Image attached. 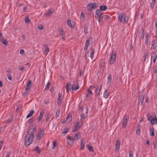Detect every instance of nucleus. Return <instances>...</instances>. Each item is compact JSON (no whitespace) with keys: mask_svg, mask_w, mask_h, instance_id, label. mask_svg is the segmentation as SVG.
<instances>
[{"mask_svg":"<svg viewBox=\"0 0 157 157\" xmlns=\"http://www.w3.org/2000/svg\"><path fill=\"white\" fill-rule=\"evenodd\" d=\"M151 59L153 58V62L154 63L155 62L156 58H157V55L155 52H152L151 53Z\"/></svg>","mask_w":157,"mask_h":157,"instance_id":"nucleus-11","label":"nucleus"},{"mask_svg":"<svg viewBox=\"0 0 157 157\" xmlns=\"http://www.w3.org/2000/svg\"><path fill=\"white\" fill-rule=\"evenodd\" d=\"M102 88V85H100L98 86L95 90V92L97 95H99Z\"/></svg>","mask_w":157,"mask_h":157,"instance_id":"nucleus-13","label":"nucleus"},{"mask_svg":"<svg viewBox=\"0 0 157 157\" xmlns=\"http://www.w3.org/2000/svg\"><path fill=\"white\" fill-rule=\"evenodd\" d=\"M20 53L22 55H23L24 54V50L23 49H22L20 50Z\"/></svg>","mask_w":157,"mask_h":157,"instance_id":"nucleus-60","label":"nucleus"},{"mask_svg":"<svg viewBox=\"0 0 157 157\" xmlns=\"http://www.w3.org/2000/svg\"><path fill=\"white\" fill-rule=\"evenodd\" d=\"M151 50H155V49L156 45L155 42L154 40H153L151 41Z\"/></svg>","mask_w":157,"mask_h":157,"instance_id":"nucleus-20","label":"nucleus"},{"mask_svg":"<svg viewBox=\"0 0 157 157\" xmlns=\"http://www.w3.org/2000/svg\"><path fill=\"white\" fill-rule=\"evenodd\" d=\"M51 116V114L50 113H48L46 115H45V117H46L45 119L46 121H48L49 119H50Z\"/></svg>","mask_w":157,"mask_h":157,"instance_id":"nucleus-28","label":"nucleus"},{"mask_svg":"<svg viewBox=\"0 0 157 157\" xmlns=\"http://www.w3.org/2000/svg\"><path fill=\"white\" fill-rule=\"evenodd\" d=\"M50 85V82H48L47 86L45 87L46 89H48L49 87V85Z\"/></svg>","mask_w":157,"mask_h":157,"instance_id":"nucleus-56","label":"nucleus"},{"mask_svg":"<svg viewBox=\"0 0 157 157\" xmlns=\"http://www.w3.org/2000/svg\"><path fill=\"white\" fill-rule=\"evenodd\" d=\"M103 17V16H100L97 17V19H98L99 23H102V22Z\"/></svg>","mask_w":157,"mask_h":157,"instance_id":"nucleus-29","label":"nucleus"},{"mask_svg":"<svg viewBox=\"0 0 157 157\" xmlns=\"http://www.w3.org/2000/svg\"><path fill=\"white\" fill-rule=\"evenodd\" d=\"M67 140H71V141H74V138L72 137H71L69 136H68L67 137Z\"/></svg>","mask_w":157,"mask_h":157,"instance_id":"nucleus-47","label":"nucleus"},{"mask_svg":"<svg viewBox=\"0 0 157 157\" xmlns=\"http://www.w3.org/2000/svg\"><path fill=\"white\" fill-rule=\"evenodd\" d=\"M80 148L82 150H84L85 148L84 142L82 141L80 144Z\"/></svg>","mask_w":157,"mask_h":157,"instance_id":"nucleus-41","label":"nucleus"},{"mask_svg":"<svg viewBox=\"0 0 157 157\" xmlns=\"http://www.w3.org/2000/svg\"><path fill=\"white\" fill-rule=\"evenodd\" d=\"M76 84L77 85V86H75V87H74V86H72L71 87L72 90H76L78 89L79 86H78V83L77 82H76Z\"/></svg>","mask_w":157,"mask_h":157,"instance_id":"nucleus-25","label":"nucleus"},{"mask_svg":"<svg viewBox=\"0 0 157 157\" xmlns=\"http://www.w3.org/2000/svg\"><path fill=\"white\" fill-rule=\"evenodd\" d=\"M34 113V110H31L27 115V118H28L32 116Z\"/></svg>","mask_w":157,"mask_h":157,"instance_id":"nucleus-30","label":"nucleus"},{"mask_svg":"<svg viewBox=\"0 0 157 157\" xmlns=\"http://www.w3.org/2000/svg\"><path fill=\"white\" fill-rule=\"evenodd\" d=\"M129 157H133V152L132 151L129 152Z\"/></svg>","mask_w":157,"mask_h":157,"instance_id":"nucleus-55","label":"nucleus"},{"mask_svg":"<svg viewBox=\"0 0 157 157\" xmlns=\"http://www.w3.org/2000/svg\"><path fill=\"white\" fill-rule=\"evenodd\" d=\"M2 43L3 44L5 45H6L7 44V41L6 40H2Z\"/></svg>","mask_w":157,"mask_h":157,"instance_id":"nucleus-59","label":"nucleus"},{"mask_svg":"<svg viewBox=\"0 0 157 157\" xmlns=\"http://www.w3.org/2000/svg\"><path fill=\"white\" fill-rule=\"evenodd\" d=\"M80 19L81 20L83 21L85 19V17L84 13L83 12H82L80 14Z\"/></svg>","mask_w":157,"mask_h":157,"instance_id":"nucleus-27","label":"nucleus"},{"mask_svg":"<svg viewBox=\"0 0 157 157\" xmlns=\"http://www.w3.org/2000/svg\"><path fill=\"white\" fill-rule=\"evenodd\" d=\"M150 122L152 125L156 124L157 123V119L156 118L151 119L150 121Z\"/></svg>","mask_w":157,"mask_h":157,"instance_id":"nucleus-23","label":"nucleus"},{"mask_svg":"<svg viewBox=\"0 0 157 157\" xmlns=\"http://www.w3.org/2000/svg\"><path fill=\"white\" fill-rule=\"evenodd\" d=\"M67 23L68 25L71 27H74V25L72 24L71 23V21L70 20H67Z\"/></svg>","mask_w":157,"mask_h":157,"instance_id":"nucleus-34","label":"nucleus"},{"mask_svg":"<svg viewBox=\"0 0 157 157\" xmlns=\"http://www.w3.org/2000/svg\"><path fill=\"white\" fill-rule=\"evenodd\" d=\"M7 71L8 73L7 75V77L8 78L9 80L10 81L12 79L11 75V74L12 72V71L11 70H8Z\"/></svg>","mask_w":157,"mask_h":157,"instance_id":"nucleus-18","label":"nucleus"},{"mask_svg":"<svg viewBox=\"0 0 157 157\" xmlns=\"http://www.w3.org/2000/svg\"><path fill=\"white\" fill-rule=\"evenodd\" d=\"M73 141L67 140L68 147H71L73 144Z\"/></svg>","mask_w":157,"mask_h":157,"instance_id":"nucleus-35","label":"nucleus"},{"mask_svg":"<svg viewBox=\"0 0 157 157\" xmlns=\"http://www.w3.org/2000/svg\"><path fill=\"white\" fill-rule=\"evenodd\" d=\"M38 28L39 29L42 30L44 29V27L42 25H38Z\"/></svg>","mask_w":157,"mask_h":157,"instance_id":"nucleus-53","label":"nucleus"},{"mask_svg":"<svg viewBox=\"0 0 157 157\" xmlns=\"http://www.w3.org/2000/svg\"><path fill=\"white\" fill-rule=\"evenodd\" d=\"M150 135L153 136L155 135L154 129H150Z\"/></svg>","mask_w":157,"mask_h":157,"instance_id":"nucleus-38","label":"nucleus"},{"mask_svg":"<svg viewBox=\"0 0 157 157\" xmlns=\"http://www.w3.org/2000/svg\"><path fill=\"white\" fill-rule=\"evenodd\" d=\"M33 141V134H26L25 137L24 142L26 147H28L31 144Z\"/></svg>","mask_w":157,"mask_h":157,"instance_id":"nucleus-1","label":"nucleus"},{"mask_svg":"<svg viewBox=\"0 0 157 157\" xmlns=\"http://www.w3.org/2000/svg\"><path fill=\"white\" fill-rule=\"evenodd\" d=\"M25 21L26 23H30L31 22V20L29 19L28 17H26L25 18Z\"/></svg>","mask_w":157,"mask_h":157,"instance_id":"nucleus-40","label":"nucleus"},{"mask_svg":"<svg viewBox=\"0 0 157 157\" xmlns=\"http://www.w3.org/2000/svg\"><path fill=\"white\" fill-rule=\"evenodd\" d=\"M92 38L90 37L86 40L84 48L85 51H86L87 50L88 47L90 44V42L91 41H92Z\"/></svg>","mask_w":157,"mask_h":157,"instance_id":"nucleus-7","label":"nucleus"},{"mask_svg":"<svg viewBox=\"0 0 157 157\" xmlns=\"http://www.w3.org/2000/svg\"><path fill=\"white\" fill-rule=\"evenodd\" d=\"M121 144L120 141L117 140L116 142L115 150L116 151H118L119 150Z\"/></svg>","mask_w":157,"mask_h":157,"instance_id":"nucleus-10","label":"nucleus"},{"mask_svg":"<svg viewBox=\"0 0 157 157\" xmlns=\"http://www.w3.org/2000/svg\"><path fill=\"white\" fill-rule=\"evenodd\" d=\"M58 31L61 36H63L65 34V32H64L62 28H58Z\"/></svg>","mask_w":157,"mask_h":157,"instance_id":"nucleus-21","label":"nucleus"},{"mask_svg":"<svg viewBox=\"0 0 157 157\" xmlns=\"http://www.w3.org/2000/svg\"><path fill=\"white\" fill-rule=\"evenodd\" d=\"M36 129L35 128H34L32 131L29 134H33V136H34V133L36 132Z\"/></svg>","mask_w":157,"mask_h":157,"instance_id":"nucleus-52","label":"nucleus"},{"mask_svg":"<svg viewBox=\"0 0 157 157\" xmlns=\"http://www.w3.org/2000/svg\"><path fill=\"white\" fill-rule=\"evenodd\" d=\"M45 49L43 52L44 54L47 55L48 53L49 52V48L48 46L47 45H44Z\"/></svg>","mask_w":157,"mask_h":157,"instance_id":"nucleus-16","label":"nucleus"},{"mask_svg":"<svg viewBox=\"0 0 157 157\" xmlns=\"http://www.w3.org/2000/svg\"><path fill=\"white\" fill-rule=\"evenodd\" d=\"M60 111L59 109L57 110L56 112L55 115V117L56 118H57L60 114Z\"/></svg>","mask_w":157,"mask_h":157,"instance_id":"nucleus-44","label":"nucleus"},{"mask_svg":"<svg viewBox=\"0 0 157 157\" xmlns=\"http://www.w3.org/2000/svg\"><path fill=\"white\" fill-rule=\"evenodd\" d=\"M153 70L154 73L157 72V66H155L153 68Z\"/></svg>","mask_w":157,"mask_h":157,"instance_id":"nucleus-57","label":"nucleus"},{"mask_svg":"<svg viewBox=\"0 0 157 157\" xmlns=\"http://www.w3.org/2000/svg\"><path fill=\"white\" fill-rule=\"evenodd\" d=\"M101 10H105L107 9V6L105 5H103L101 6L100 7Z\"/></svg>","mask_w":157,"mask_h":157,"instance_id":"nucleus-37","label":"nucleus"},{"mask_svg":"<svg viewBox=\"0 0 157 157\" xmlns=\"http://www.w3.org/2000/svg\"><path fill=\"white\" fill-rule=\"evenodd\" d=\"M109 18V16L107 15H105L104 17V19L105 20H108Z\"/></svg>","mask_w":157,"mask_h":157,"instance_id":"nucleus-64","label":"nucleus"},{"mask_svg":"<svg viewBox=\"0 0 157 157\" xmlns=\"http://www.w3.org/2000/svg\"><path fill=\"white\" fill-rule=\"evenodd\" d=\"M89 150L91 151H93V148L91 146H87Z\"/></svg>","mask_w":157,"mask_h":157,"instance_id":"nucleus-46","label":"nucleus"},{"mask_svg":"<svg viewBox=\"0 0 157 157\" xmlns=\"http://www.w3.org/2000/svg\"><path fill=\"white\" fill-rule=\"evenodd\" d=\"M39 147L37 146L34 149L33 151H37V153L38 154H39L40 153V151L39 150Z\"/></svg>","mask_w":157,"mask_h":157,"instance_id":"nucleus-45","label":"nucleus"},{"mask_svg":"<svg viewBox=\"0 0 157 157\" xmlns=\"http://www.w3.org/2000/svg\"><path fill=\"white\" fill-rule=\"evenodd\" d=\"M69 130V128H64L63 129V131L62 132V134L63 135H65L67 133Z\"/></svg>","mask_w":157,"mask_h":157,"instance_id":"nucleus-39","label":"nucleus"},{"mask_svg":"<svg viewBox=\"0 0 157 157\" xmlns=\"http://www.w3.org/2000/svg\"><path fill=\"white\" fill-rule=\"evenodd\" d=\"M148 55V53L147 52H145L144 54V61H145L146 60V58Z\"/></svg>","mask_w":157,"mask_h":157,"instance_id":"nucleus-42","label":"nucleus"},{"mask_svg":"<svg viewBox=\"0 0 157 157\" xmlns=\"http://www.w3.org/2000/svg\"><path fill=\"white\" fill-rule=\"evenodd\" d=\"M103 13L100 10H96L95 13V18L96 19L98 17H100V16H103L102 15Z\"/></svg>","mask_w":157,"mask_h":157,"instance_id":"nucleus-14","label":"nucleus"},{"mask_svg":"<svg viewBox=\"0 0 157 157\" xmlns=\"http://www.w3.org/2000/svg\"><path fill=\"white\" fill-rule=\"evenodd\" d=\"M53 146L52 147V148L54 149L55 148V147L57 145V143L56 142V141H54L53 142Z\"/></svg>","mask_w":157,"mask_h":157,"instance_id":"nucleus-51","label":"nucleus"},{"mask_svg":"<svg viewBox=\"0 0 157 157\" xmlns=\"http://www.w3.org/2000/svg\"><path fill=\"white\" fill-rule=\"evenodd\" d=\"M156 2L152 1L150 4V7L151 8H153Z\"/></svg>","mask_w":157,"mask_h":157,"instance_id":"nucleus-48","label":"nucleus"},{"mask_svg":"<svg viewBox=\"0 0 157 157\" xmlns=\"http://www.w3.org/2000/svg\"><path fill=\"white\" fill-rule=\"evenodd\" d=\"M71 85L70 83H67L65 88L67 89V93L69 92V90L70 89V87L71 86Z\"/></svg>","mask_w":157,"mask_h":157,"instance_id":"nucleus-33","label":"nucleus"},{"mask_svg":"<svg viewBox=\"0 0 157 157\" xmlns=\"http://www.w3.org/2000/svg\"><path fill=\"white\" fill-rule=\"evenodd\" d=\"M62 102V99H59V98L57 99V104L59 105L60 106L61 105Z\"/></svg>","mask_w":157,"mask_h":157,"instance_id":"nucleus-43","label":"nucleus"},{"mask_svg":"<svg viewBox=\"0 0 157 157\" xmlns=\"http://www.w3.org/2000/svg\"><path fill=\"white\" fill-rule=\"evenodd\" d=\"M112 75L110 74H109L107 77V79L108 80L107 82L108 83H109V84L111 83L112 80Z\"/></svg>","mask_w":157,"mask_h":157,"instance_id":"nucleus-36","label":"nucleus"},{"mask_svg":"<svg viewBox=\"0 0 157 157\" xmlns=\"http://www.w3.org/2000/svg\"><path fill=\"white\" fill-rule=\"evenodd\" d=\"M128 20V17L124 13H120L118 16L119 21L123 24L127 23Z\"/></svg>","mask_w":157,"mask_h":157,"instance_id":"nucleus-2","label":"nucleus"},{"mask_svg":"<svg viewBox=\"0 0 157 157\" xmlns=\"http://www.w3.org/2000/svg\"><path fill=\"white\" fill-rule=\"evenodd\" d=\"M97 7V6L96 4L90 3L88 4V6H87V10L88 11H90L92 10V9H95Z\"/></svg>","mask_w":157,"mask_h":157,"instance_id":"nucleus-6","label":"nucleus"},{"mask_svg":"<svg viewBox=\"0 0 157 157\" xmlns=\"http://www.w3.org/2000/svg\"><path fill=\"white\" fill-rule=\"evenodd\" d=\"M72 120V116L70 115H68L66 118V121L68 123H70Z\"/></svg>","mask_w":157,"mask_h":157,"instance_id":"nucleus-22","label":"nucleus"},{"mask_svg":"<svg viewBox=\"0 0 157 157\" xmlns=\"http://www.w3.org/2000/svg\"><path fill=\"white\" fill-rule=\"evenodd\" d=\"M116 54V52L114 51H113L111 53V56L109 59V63L111 64H113L115 63Z\"/></svg>","mask_w":157,"mask_h":157,"instance_id":"nucleus-3","label":"nucleus"},{"mask_svg":"<svg viewBox=\"0 0 157 157\" xmlns=\"http://www.w3.org/2000/svg\"><path fill=\"white\" fill-rule=\"evenodd\" d=\"M79 136L78 137V135L77 133H76L75 134V136L74 138V140H75L76 139H78L79 138Z\"/></svg>","mask_w":157,"mask_h":157,"instance_id":"nucleus-49","label":"nucleus"},{"mask_svg":"<svg viewBox=\"0 0 157 157\" xmlns=\"http://www.w3.org/2000/svg\"><path fill=\"white\" fill-rule=\"evenodd\" d=\"M95 88L94 86H90L87 90V94H86L85 97L86 98H90V96L93 94L92 90Z\"/></svg>","mask_w":157,"mask_h":157,"instance_id":"nucleus-4","label":"nucleus"},{"mask_svg":"<svg viewBox=\"0 0 157 157\" xmlns=\"http://www.w3.org/2000/svg\"><path fill=\"white\" fill-rule=\"evenodd\" d=\"M54 11V10H52L51 9H49L48 10V12L45 13V15L47 17H50L52 14L53 13Z\"/></svg>","mask_w":157,"mask_h":157,"instance_id":"nucleus-17","label":"nucleus"},{"mask_svg":"<svg viewBox=\"0 0 157 157\" xmlns=\"http://www.w3.org/2000/svg\"><path fill=\"white\" fill-rule=\"evenodd\" d=\"M109 95V94L107 93V90H105L103 93V97L105 98H107Z\"/></svg>","mask_w":157,"mask_h":157,"instance_id":"nucleus-32","label":"nucleus"},{"mask_svg":"<svg viewBox=\"0 0 157 157\" xmlns=\"http://www.w3.org/2000/svg\"><path fill=\"white\" fill-rule=\"evenodd\" d=\"M3 143V141L1 140V141H0V150L2 148Z\"/></svg>","mask_w":157,"mask_h":157,"instance_id":"nucleus-58","label":"nucleus"},{"mask_svg":"<svg viewBox=\"0 0 157 157\" xmlns=\"http://www.w3.org/2000/svg\"><path fill=\"white\" fill-rule=\"evenodd\" d=\"M78 123L75 125L74 129H73L72 130L73 132H75L79 129L80 128L78 126Z\"/></svg>","mask_w":157,"mask_h":157,"instance_id":"nucleus-24","label":"nucleus"},{"mask_svg":"<svg viewBox=\"0 0 157 157\" xmlns=\"http://www.w3.org/2000/svg\"><path fill=\"white\" fill-rule=\"evenodd\" d=\"M83 109V107L82 106H81L78 110V112H82Z\"/></svg>","mask_w":157,"mask_h":157,"instance_id":"nucleus-61","label":"nucleus"},{"mask_svg":"<svg viewBox=\"0 0 157 157\" xmlns=\"http://www.w3.org/2000/svg\"><path fill=\"white\" fill-rule=\"evenodd\" d=\"M140 128H137L136 131V134H137L140 135Z\"/></svg>","mask_w":157,"mask_h":157,"instance_id":"nucleus-54","label":"nucleus"},{"mask_svg":"<svg viewBox=\"0 0 157 157\" xmlns=\"http://www.w3.org/2000/svg\"><path fill=\"white\" fill-rule=\"evenodd\" d=\"M144 96L143 95H139L138 98V104L141 105L143 101Z\"/></svg>","mask_w":157,"mask_h":157,"instance_id":"nucleus-12","label":"nucleus"},{"mask_svg":"<svg viewBox=\"0 0 157 157\" xmlns=\"http://www.w3.org/2000/svg\"><path fill=\"white\" fill-rule=\"evenodd\" d=\"M128 121V119H125L123 121L122 127L123 128H125L127 126Z\"/></svg>","mask_w":157,"mask_h":157,"instance_id":"nucleus-19","label":"nucleus"},{"mask_svg":"<svg viewBox=\"0 0 157 157\" xmlns=\"http://www.w3.org/2000/svg\"><path fill=\"white\" fill-rule=\"evenodd\" d=\"M90 51L91 53L90 55V57L92 59L94 57V49L91 48Z\"/></svg>","mask_w":157,"mask_h":157,"instance_id":"nucleus-26","label":"nucleus"},{"mask_svg":"<svg viewBox=\"0 0 157 157\" xmlns=\"http://www.w3.org/2000/svg\"><path fill=\"white\" fill-rule=\"evenodd\" d=\"M80 117H81V120H84L86 117L85 116V115L83 114H80Z\"/></svg>","mask_w":157,"mask_h":157,"instance_id":"nucleus-50","label":"nucleus"},{"mask_svg":"<svg viewBox=\"0 0 157 157\" xmlns=\"http://www.w3.org/2000/svg\"><path fill=\"white\" fill-rule=\"evenodd\" d=\"M62 39L63 40H65V34L63 36H62Z\"/></svg>","mask_w":157,"mask_h":157,"instance_id":"nucleus-63","label":"nucleus"},{"mask_svg":"<svg viewBox=\"0 0 157 157\" xmlns=\"http://www.w3.org/2000/svg\"><path fill=\"white\" fill-rule=\"evenodd\" d=\"M138 36L140 40L143 39L144 38V30L143 29H142L140 31Z\"/></svg>","mask_w":157,"mask_h":157,"instance_id":"nucleus-8","label":"nucleus"},{"mask_svg":"<svg viewBox=\"0 0 157 157\" xmlns=\"http://www.w3.org/2000/svg\"><path fill=\"white\" fill-rule=\"evenodd\" d=\"M62 94L60 93L58 94V98L62 99L61 98Z\"/></svg>","mask_w":157,"mask_h":157,"instance_id":"nucleus-62","label":"nucleus"},{"mask_svg":"<svg viewBox=\"0 0 157 157\" xmlns=\"http://www.w3.org/2000/svg\"><path fill=\"white\" fill-rule=\"evenodd\" d=\"M32 83L30 80H29L26 85V86L25 88V90L24 93V95H26L27 93L29 92L30 90L31 86L32 85Z\"/></svg>","mask_w":157,"mask_h":157,"instance_id":"nucleus-5","label":"nucleus"},{"mask_svg":"<svg viewBox=\"0 0 157 157\" xmlns=\"http://www.w3.org/2000/svg\"><path fill=\"white\" fill-rule=\"evenodd\" d=\"M149 37H150V35L149 34H147L146 36V37H145L146 40H145V43L147 45L148 43Z\"/></svg>","mask_w":157,"mask_h":157,"instance_id":"nucleus-31","label":"nucleus"},{"mask_svg":"<svg viewBox=\"0 0 157 157\" xmlns=\"http://www.w3.org/2000/svg\"><path fill=\"white\" fill-rule=\"evenodd\" d=\"M44 133V132L43 130H41L39 132L37 136L36 139L38 140H39L43 136Z\"/></svg>","mask_w":157,"mask_h":157,"instance_id":"nucleus-9","label":"nucleus"},{"mask_svg":"<svg viewBox=\"0 0 157 157\" xmlns=\"http://www.w3.org/2000/svg\"><path fill=\"white\" fill-rule=\"evenodd\" d=\"M44 112V110H42L40 112V115L37 119L38 121L40 122L41 121L43 117Z\"/></svg>","mask_w":157,"mask_h":157,"instance_id":"nucleus-15","label":"nucleus"}]
</instances>
